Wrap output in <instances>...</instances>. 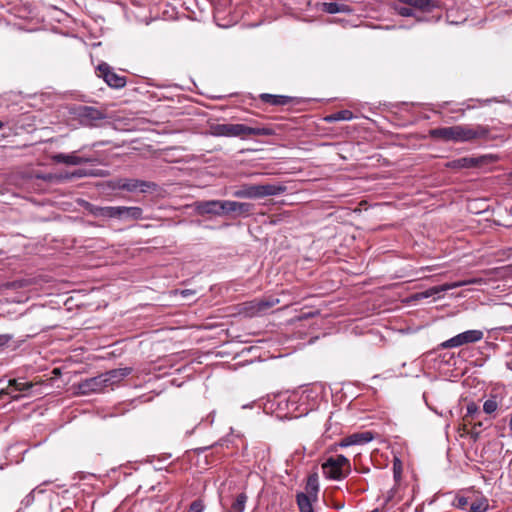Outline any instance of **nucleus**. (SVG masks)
<instances>
[{
	"label": "nucleus",
	"mask_w": 512,
	"mask_h": 512,
	"mask_svg": "<svg viewBox=\"0 0 512 512\" xmlns=\"http://www.w3.org/2000/svg\"><path fill=\"white\" fill-rule=\"evenodd\" d=\"M490 129L483 125H455L430 130V136L436 139L453 142H471L487 139Z\"/></svg>",
	"instance_id": "f257e3e1"
},
{
	"label": "nucleus",
	"mask_w": 512,
	"mask_h": 512,
	"mask_svg": "<svg viewBox=\"0 0 512 512\" xmlns=\"http://www.w3.org/2000/svg\"><path fill=\"white\" fill-rule=\"evenodd\" d=\"M211 134L217 137H239L245 140L251 136H272L275 134L273 128L261 126L256 120H249L247 124L222 123L211 126Z\"/></svg>",
	"instance_id": "f03ea898"
},
{
	"label": "nucleus",
	"mask_w": 512,
	"mask_h": 512,
	"mask_svg": "<svg viewBox=\"0 0 512 512\" xmlns=\"http://www.w3.org/2000/svg\"><path fill=\"white\" fill-rule=\"evenodd\" d=\"M286 191L287 187L282 183L243 184L234 191L233 195L243 199H261L268 196H278Z\"/></svg>",
	"instance_id": "7ed1b4c3"
},
{
	"label": "nucleus",
	"mask_w": 512,
	"mask_h": 512,
	"mask_svg": "<svg viewBox=\"0 0 512 512\" xmlns=\"http://www.w3.org/2000/svg\"><path fill=\"white\" fill-rule=\"evenodd\" d=\"M322 471L326 478L340 481L351 472V463L344 455L330 456L322 464Z\"/></svg>",
	"instance_id": "20e7f679"
},
{
	"label": "nucleus",
	"mask_w": 512,
	"mask_h": 512,
	"mask_svg": "<svg viewBox=\"0 0 512 512\" xmlns=\"http://www.w3.org/2000/svg\"><path fill=\"white\" fill-rule=\"evenodd\" d=\"M72 111L80 124L87 127L96 126L98 121L106 118L104 111L93 106L79 105L74 107Z\"/></svg>",
	"instance_id": "39448f33"
},
{
	"label": "nucleus",
	"mask_w": 512,
	"mask_h": 512,
	"mask_svg": "<svg viewBox=\"0 0 512 512\" xmlns=\"http://www.w3.org/2000/svg\"><path fill=\"white\" fill-rule=\"evenodd\" d=\"M87 146H82L78 151H73L72 153H56L51 156V160L57 164H64L66 166H77L86 163H93L96 159L92 156L88 155H79V153L83 152Z\"/></svg>",
	"instance_id": "423d86ee"
},
{
	"label": "nucleus",
	"mask_w": 512,
	"mask_h": 512,
	"mask_svg": "<svg viewBox=\"0 0 512 512\" xmlns=\"http://www.w3.org/2000/svg\"><path fill=\"white\" fill-rule=\"evenodd\" d=\"M97 76L102 78L106 84L114 89H121L126 86L127 79L120 75L107 63L102 62L97 66Z\"/></svg>",
	"instance_id": "0eeeda50"
},
{
	"label": "nucleus",
	"mask_w": 512,
	"mask_h": 512,
	"mask_svg": "<svg viewBox=\"0 0 512 512\" xmlns=\"http://www.w3.org/2000/svg\"><path fill=\"white\" fill-rule=\"evenodd\" d=\"M280 302L277 297L268 296L259 300L250 301L245 304L244 313L246 316L255 317L264 315L269 309Z\"/></svg>",
	"instance_id": "6e6552de"
},
{
	"label": "nucleus",
	"mask_w": 512,
	"mask_h": 512,
	"mask_svg": "<svg viewBox=\"0 0 512 512\" xmlns=\"http://www.w3.org/2000/svg\"><path fill=\"white\" fill-rule=\"evenodd\" d=\"M483 332L481 330H467L462 332L439 345L441 349L455 348L464 344L475 343L483 338Z\"/></svg>",
	"instance_id": "1a4fd4ad"
},
{
	"label": "nucleus",
	"mask_w": 512,
	"mask_h": 512,
	"mask_svg": "<svg viewBox=\"0 0 512 512\" xmlns=\"http://www.w3.org/2000/svg\"><path fill=\"white\" fill-rule=\"evenodd\" d=\"M408 6H412L414 11L419 13H433L435 10L442 8V2L440 0H398Z\"/></svg>",
	"instance_id": "9d476101"
},
{
	"label": "nucleus",
	"mask_w": 512,
	"mask_h": 512,
	"mask_svg": "<svg viewBox=\"0 0 512 512\" xmlns=\"http://www.w3.org/2000/svg\"><path fill=\"white\" fill-rule=\"evenodd\" d=\"M224 200H208L195 203V210L200 215L212 214L216 216L224 215Z\"/></svg>",
	"instance_id": "9b49d317"
},
{
	"label": "nucleus",
	"mask_w": 512,
	"mask_h": 512,
	"mask_svg": "<svg viewBox=\"0 0 512 512\" xmlns=\"http://www.w3.org/2000/svg\"><path fill=\"white\" fill-rule=\"evenodd\" d=\"M155 187L156 184L153 182L138 179H121L118 181V188L129 192H147L150 189H155Z\"/></svg>",
	"instance_id": "f8f14e48"
},
{
	"label": "nucleus",
	"mask_w": 512,
	"mask_h": 512,
	"mask_svg": "<svg viewBox=\"0 0 512 512\" xmlns=\"http://www.w3.org/2000/svg\"><path fill=\"white\" fill-rule=\"evenodd\" d=\"M224 205V214H234L235 216H248L254 208V205L251 203L231 200H224Z\"/></svg>",
	"instance_id": "ddd939ff"
},
{
	"label": "nucleus",
	"mask_w": 512,
	"mask_h": 512,
	"mask_svg": "<svg viewBox=\"0 0 512 512\" xmlns=\"http://www.w3.org/2000/svg\"><path fill=\"white\" fill-rule=\"evenodd\" d=\"M374 438V434L371 431H363L351 434L343 438L339 442L340 447H349L352 445H363L369 443Z\"/></svg>",
	"instance_id": "4468645a"
},
{
	"label": "nucleus",
	"mask_w": 512,
	"mask_h": 512,
	"mask_svg": "<svg viewBox=\"0 0 512 512\" xmlns=\"http://www.w3.org/2000/svg\"><path fill=\"white\" fill-rule=\"evenodd\" d=\"M107 386V380H105L101 374L99 376L84 380L82 383H80L79 389L81 393L89 394L93 392H99Z\"/></svg>",
	"instance_id": "2eb2a0df"
},
{
	"label": "nucleus",
	"mask_w": 512,
	"mask_h": 512,
	"mask_svg": "<svg viewBox=\"0 0 512 512\" xmlns=\"http://www.w3.org/2000/svg\"><path fill=\"white\" fill-rule=\"evenodd\" d=\"M480 282H481V279L472 278V279L453 282V283H446L441 286L432 287V288L428 289L424 293V297H430V296L436 295L440 292L448 291L450 289H454V288H458V287H462V286H466V285H470V284H478Z\"/></svg>",
	"instance_id": "dca6fc26"
},
{
	"label": "nucleus",
	"mask_w": 512,
	"mask_h": 512,
	"mask_svg": "<svg viewBox=\"0 0 512 512\" xmlns=\"http://www.w3.org/2000/svg\"><path fill=\"white\" fill-rule=\"evenodd\" d=\"M503 398L498 393L491 392L488 399L483 403V412L492 418L496 417V411L502 405Z\"/></svg>",
	"instance_id": "f3484780"
},
{
	"label": "nucleus",
	"mask_w": 512,
	"mask_h": 512,
	"mask_svg": "<svg viewBox=\"0 0 512 512\" xmlns=\"http://www.w3.org/2000/svg\"><path fill=\"white\" fill-rule=\"evenodd\" d=\"M131 372H132L131 368L125 367V368L112 369L102 375H103L104 379L107 380V385L110 386V385H114L115 383L119 382L120 380H122L123 378L128 376Z\"/></svg>",
	"instance_id": "a211bd4d"
},
{
	"label": "nucleus",
	"mask_w": 512,
	"mask_h": 512,
	"mask_svg": "<svg viewBox=\"0 0 512 512\" xmlns=\"http://www.w3.org/2000/svg\"><path fill=\"white\" fill-rule=\"evenodd\" d=\"M393 8L395 12L403 17H414L418 22L428 21V18L417 15L412 6L400 3L398 0L395 1Z\"/></svg>",
	"instance_id": "6ab92c4d"
},
{
	"label": "nucleus",
	"mask_w": 512,
	"mask_h": 512,
	"mask_svg": "<svg viewBox=\"0 0 512 512\" xmlns=\"http://www.w3.org/2000/svg\"><path fill=\"white\" fill-rule=\"evenodd\" d=\"M248 496L245 492L238 493L232 498L231 504L228 508L223 506V512H244Z\"/></svg>",
	"instance_id": "aec40b11"
},
{
	"label": "nucleus",
	"mask_w": 512,
	"mask_h": 512,
	"mask_svg": "<svg viewBox=\"0 0 512 512\" xmlns=\"http://www.w3.org/2000/svg\"><path fill=\"white\" fill-rule=\"evenodd\" d=\"M260 99L264 103L270 104L272 106H284L292 102V97L284 95H273L268 93L261 94Z\"/></svg>",
	"instance_id": "412c9836"
},
{
	"label": "nucleus",
	"mask_w": 512,
	"mask_h": 512,
	"mask_svg": "<svg viewBox=\"0 0 512 512\" xmlns=\"http://www.w3.org/2000/svg\"><path fill=\"white\" fill-rule=\"evenodd\" d=\"M305 494L313 497V500L317 499V495L319 492V482H318V474L312 473L308 476L306 485H305Z\"/></svg>",
	"instance_id": "4be33fe9"
},
{
	"label": "nucleus",
	"mask_w": 512,
	"mask_h": 512,
	"mask_svg": "<svg viewBox=\"0 0 512 512\" xmlns=\"http://www.w3.org/2000/svg\"><path fill=\"white\" fill-rule=\"evenodd\" d=\"M313 497L308 496L304 492L296 494V502L300 512H314L312 506Z\"/></svg>",
	"instance_id": "5701e85b"
},
{
	"label": "nucleus",
	"mask_w": 512,
	"mask_h": 512,
	"mask_svg": "<svg viewBox=\"0 0 512 512\" xmlns=\"http://www.w3.org/2000/svg\"><path fill=\"white\" fill-rule=\"evenodd\" d=\"M322 11L328 14H336V13H347L350 12L351 9L348 5L337 3V2H324L322 3Z\"/></svg>",
	"instance_id": "b1692460"
},
{
	"label": "nucleus",
	"mask_w": 512,
	"mask_h": 512,
	"mask_svg": "<svg viewBox=\"0 0 512 512\" xmlns=\"http://www.w3.org/2000/svg\"><path fill=\"white\" fill-rule=\"evenodd\" d=\"M489 510V502L485 496L477 497L469 506L468 512H487Z\"/></svg>",
	"instance_id": "393cba45"
},
{
	"label": "nucleus",
	"mask_w": 512,
	"mask_h": 512,
	"mask_svg": "<svg viewBox=\"0 0 512 512\" xmlns=\"http://www.w3.org/2000/svg\"><path fill=\"white\" fill-rule=\"evenodd\" d=\"M143 210L140 207L121 206V219L138 220L142 218Z\"/></svg>",
	"instance_id": "a878e982"
},
{
	"label": "nucleus",
	"mask_w": 512,
	"mask_h": 512,
	"mask_svg": "<svg viewBox=\"0 0 512 512\" xmlns=\"http://www.w3.org/2000/svg\"><path fill=\"white\" fill-rule=\"evenodd\" d=\"M478 165V160L470 157H463L452 161L449 164L451 168H472Z\"/></svg>",
	"instance_id": "bb28decb"
},
{
	"label": "nucleus",
	"mask_w": 512,
	"mask_h": 512,
	"mask_svg": "<svg viewBox=\"0 0 512 512\" xmlns=\"http://www.w3.org/2000/svg\"><path fill=\"white\" fill-rule=\"evenodd\" d=\"M32 386V383L19 379H12L9 381V387L12 388V391L24 392L32 388Z\"/></svg>",
	"instance_id": "cd10ccee"
},
{
	"label": "nucleus",
	"mask_w": 512,
	"mask_h": 512,
	"mask_svg": "<svg viewBox=\"0 0 512 512\" xmlns=\"http://www.w3.org/2000/svg\"><path fill=\"white\" fill-rule=\"evenodd\" d=\"M469 504L468 498L461 495H456L452 501V506L455 508L466 510Z\"/></svg>",
	"instance_id": "c85d7f7f"
},
{
	"label": "nucleus",
	"mask_w": 512,
	"mask_h": 512,
	"mask_svg": "<svg viewBox=\"0 0 512 512\" xmlns=\"http://www.w3.org/2000/svg\"><path fill=\"white\" fill-rule=\"evenodd\" d=\"M479 415H480L479 407L474 402L469 403L467 405V412H466L465 417L475 419Z\"/></svg>",
	"instance_id": "c756f323"
},
{
	"label": "nucleus",
	"mask_w": 512,
	"mask_h": 512,
	"mask_svg": "<svg viewBox=\"0 0 512 512\" xmlns=\"http://www.w3.org/2000/svg\"><path fill=\"white\" fill-rule=\"evenodd\" d=\"M204 509V501L202 499H196L190 504L187 512H203Z\"/></svg>",
	"instance_id": "7c9ffc66"
},
{
	"label": "nucleus",
	"mask_w": 512,
	"mask_h": 512,
	"mask_svg": "<svg viewBox=\"0 0 512 512\" xmlns=\"http://www.w3.org/2000/svg\"><path fill=\"white\" fill-rule=\"evenodd\" d=\"M402 475V464L398 458H395L393 461V476L396 481L401 479Z\"/></svg>",
	"instance_id": "2f4dec72"
},
{
	"label": "nucleus",
	"mask_w": 512,
	"mask_h": 512,
	"mask_svg": "<svg viewBox=\"0 0 512 512\" xmlns=\"http://www.w3.org/2000/svg\"><path fill=\"white\" fill-rule=\"evenodd\" d=\"M107 218L121 219V206H107Z\"/></svg>",
	"instance_id": "473e14b6"
},
{
	"label": "nucleus",
	"mask_w": 512,
	"mask_h": 512,
	"mask_svg": "<svg viewBox=\"0 0 512 512\" xmlns=\"http://www.w3.org/2000/svg\"><path fill=\"white\" fill-rule=\"evenodd\" d=\"M336 113H337L338 121H349V120H352L354 117L353 112L350 110H347V109L337 111Z\"/></svg>",
	"instance_id": "72a5a7b5"
},
{
	"label": "nucleus",
	"mask_w": 512,
	"mask_h": 512,
	"mask_svg": "<svg viewBox=\"0 0 512 512\" xmlns=\"http://www.w3.org/2000/svg\"><path fill=\"white\" fill-rule=\"evenodd\" d=\"M11 339L12 336L9 334H0V348L5 346Z\"/></svg>",
	"instance_id": "f704fd0d"
},
{
	"label": "nucleus",
	"mask_w": 512,
	"mask_h": 512,
	"mask_svg": "<svg viewBox=\"0 0 512 512\" xmlns=\"http://www.w3.org/2000/svg\"><path fill=\"white\" fill-rule=\"evenodd\" d=\"M324 120L328 123L336 122L338 121L337 113H332L330 115H327Z\"/></svg>",
	"instance_id": "c9c22d12"
},
{
	"label": "nucleus",
	"mask_w": 512,
	"mask_h": 512,
	"mask_svg": "<svg viewBox=\"0 0 512 512\" xmlns=\"http://www.w3.org/2000/svg\"><path fill=\"white\" fill-rule=\"evenodd\" d=\"M179 293L183 297H189V296L195 295L196 292H195V290H192V289H184V290L179 291Z\"/></svg>",
	"instance_id": "e433bc0d"
},
{
	"label": "nucleus",
	"mask_w": 512,
	"mask_h": 512,
	"mask_svg": "<svg viewBox=\"0 0 512 512\" xmlns=\"http://www.w3.org/2000/svg\"><path fill=\"white\" fill-rule=\"evenodd\" d=\"M100 208H101V207H99V206H95V207H92V209H91L90 211H91V213H92L94 216H96V217H100V211H99V209H100Z\"/></svg>",
	"instance_id": "4c0bfd02"
},
{
	"label": "nucleus",
	"mask_w": 512,
	"mask_h": 512,
	"mask_svg": "<svg viewBox=\"0 0 512 512\" xmlns=\"http://www.w3.org/2000/svg\"><path fill=\"white\" fill-rule=\"evenodd\" d=\"M34 500V496H33V492H31L30 494H28L25 498V504L26 505H29L32 501Z\"/></svg>",
	"instance_id": "58836bf2"
},
{
	"label": "nucleus",
	"mask_w": 512,
	"mask_h": 512,
	"mask_svg": "<svg viewBox=\"0 0 512 512\" xmlns=\"http://www.w3.org/2000/svg\"><path fill=\"white\" fill-rule=\"evenodd\" d=\"M99 211H100V217L107 218V206L101 207L99 209Z\"/></svg>",
	"instance_id": "ea45409f"
},
{
	"label": "nucleus",
	"mask_w": 512,
	"mask_h": 512,
	"mask_svg": "<svg viewBox=\"0 0 512 512\" xmlns=\"http://www.w3.org/2000/svg\"><path fill=\"white\" fill-rule=\"evenodd\" d=\"M510 433L509 435L512 437V413L509 415V422H508Z\"/></svg>",
	"instance_id": "a19ab883"
},
{
	"label": "nucleus",
	"mask_w": 512,
	"mask_h": 512,
	"mask_svg": "<svg viewBox=\"0 0 512 512\" xmlns=\"http://www.w3.org/2000/svg\"><path fill=\"white\" fill-rule=\"evenodd\" d=\"M441 18V15L433 16V19L435 22L439 21Z\"/></svg>",
	"instance_id": "79ce46f5"
},
{
	"label": "nucleus",
	"mask_w": 512,
	"mask_h": 512,
	"mask_svg": "<svg viewBox=\"0 0 512 512\" xmlns=\"http://www.w3.org/2000/svg\"><path fill=\"white\" fill-rule=\"evenodd\" d=\"M61 512H73V510L69 507L63 509Z\"/></svg>",
	"instance_id": "37998d69"
},
{
	"label": "nucleus",
	"mask_w": 512,
	"mask_h": 512,
	"mask_svg": "<svg viewBox=\"0 0 512 512\" xmlns=\"http://www.w3.org/2000/svg\"><path fill=\"white\" fill-rule=\"evenodd\" d=\"M75 175H77L78 177H81V176H83L84 174L82 173V171H78V172H76V173H75Z\"/></svg>",
	"instance_id": "c03bdc74"
},
{
	"label": "nucleus",
	"mask_w": 512,
	"mask_h": 512,
	"mask_svg": "<svg viewBox=\"0 0 512 512\" xmlns=\"http://www.w3.org/2000/svg\"><path fill=\"white\" fill-rule=\"evenodd\" d=\"M478 426V427H482L483 426V423L482 422H478L475 424V427Z\"/></svg>",
	"instance_id": "a18cd8bd"
},
{
	"label": "nucleus",
	"mask_w": 512,
	"mask_h": 512,
	"mask_svg": "<svg viewBox=\"0 0 512 512\" xmlns=\"http://www.w3.org/2000/svg\"><path fill=\"white\" fill-rule=\"evenodd\" d=\"M369 471V468H365L362 470L363 473H367Z\"/></svg>",
	"instance_id": "49530a36"
},
{
	"label": "nucleus",
	"mask_w": 512,
	"mask_h": 512,
	"mask_svg": "<svg viewBox=\"0 0 512 512\" xmlns=\"http://www.w3.org/2000/svg\"><path fill=\"white\" fill-rule=\"evenodd\" d=\"M97 145H98L97 143H94V144H92L91 147L93 148V147H96Z\"/></svg>",
	"instance_id": "de8ad7c7"
},
{
	"label": "nucleus",
	"mask_w": 512,
	"mask_h": 512,
	"mask_svg": "<svg viewBox=\"0 0 512 512\" xmlns=\"http://www.w3.org/2000/svg\"><path fill=\"white\" fill-rule=\"evenodd\" d=\"M338 508H343V505L337 504Z\"/></svg>",
	"instance_id": "09e8293b"
},
{
	"label": "nucleus",
	"mask_w": 512,
	"mask_h": 512,
	"mask_svg": "<svg viewBox=\"0 0 512 512\" xmlns=\"http://www.w3.org/2000/svg\"><path fill=\"white\" fill-rule=\"evenodd\" d=\"M338 508H343V505L337 504Z\"/></svg>",
	"instance_id": "8fccbe9b"
},
{
	"label": "nucleus",
	"mask_w": 512,
	"mask_h": 512,
	"mask_svg": "<svg viewBox=\"0 0 512 512\" xmlns=\"http://www.w3.org/2000/svg\"><path fill=\"white\" fill-rule=\"evenodd\" d=\"M370 512H379V511H378V509H374V510H372Z\"/></svg>",
	"instance_id": "3c124183"
},
{
	"label": "nucleus",
	"mask_w": 512,
	"mask_h": 512,
	"mask_svg": "<svg viewBox=\"0 0 512 512\" xmlns=\"http://www.w3.org/2000/svg\"><path fill=\"white\" fill-rule=\"evenodd\" d=\"M2 126H3V123H2V121H0V129L2 128Z\"/></svg>",
	"instance_id": "603ef678"
}]
</instances>
